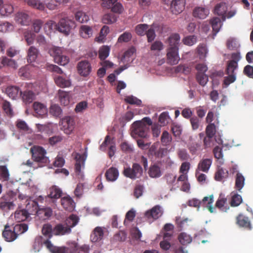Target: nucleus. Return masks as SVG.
Instances as JSON below:
<instances>
[{"instance_id":"23","label":"nucleus","mask_w":253,"mask_h":253,"mask_svg":"<svg viewBox=\"0 0 253 253\" xmlns=\"http://www.w3.org/2000/svg\"><path fill=\"white\" fill-rule=\"evenodd\" d=\"M7 95L12 99H15L22 95V91L16 86H9L6 89Z\"/></svg>"},{"instance_id":"40","label":"nucleus","mask_w":253,"mask_h":253,"mask_svg":"<svg viewBox=\"0 0 253 253\" xmlns=\"http://www.w3.org/2000/svg\"><path fill=\"white\" fill-rule=\"evenodd\" d=\"M148 173L152 178L159 177L162 175L160 167L157 165H152L150 167Z\"/></svg>"},{"instance_id":"54","label":"nucleus","mask_w":253,"mask_h":253,"mask_svg":"<svg viewBox=\"0 0 253 253\" xmlns=\"http://www.w3.org/2000/svg\"><path fill=\"white\" fill-rule=\"evenodd\" d=\"M125 101L129 104L136 105L139 106H140L142 104V101L141 100L132 95L126 96L125 98Z\"/></svg>"},{"instance_id":"63","label":"nucleus","mask_w":253,"mask_h":253,"mask_svg":"<svg viewBox=\"0 0 253 253\" xmlns=\"http://www.w3.org/2000/svg\"><path fill=\"white\" fill-rule=\"evenodd\" d=\"M61 108L56 105H51L50 107V113L55 117H59L61 114Z\"/></svg>"},{"instance_id":"14","label":"nucleus","mask_w":253,"mask_h":253,"mask_svg":"<svg viewBox=\"0 0 253 253\" xmlns=\"http://www.w3.org/2000/svg\"><path fill=\"white\" fill-rule=\"evenodd\" d=\"M163 213L161 207L157 205L151 210L146 211L145 213V217L148 220H156L161 217Z\"/></svg>"},{"instance_id":"24","label":"nucleus","mask_w":253,"mask_h":253,"mask_svg":"<svg viewBox=\"0 0 253 253\" xmlns=\"http://www.w3.org/2000/svg\"><path fill=\"white\" fill-rule=\"evenodd\" d=\"M180 37L178 34L174 33L171 35L168 39L169 47L168 48L178 49V45Z\"/></svg>"},{"instance_id":"62","label":"nucleus","mask_w":253,"mask_h":253,"mask_svg":"<svg viewBox=\"0 0 253 253\" xmlns=\"http://www.w3.org/2000/svg\"><path fill=\"white\" fill-rule=\"evenodd\" d=\"M182 42L185 45L191 46L197 42V37L195 36H189L184 38Z\"/></svg>"},{"instance_id":"42","label":"nucleus","mask_w":253,"mask_h":253,"mask_svg":"<svg viewBox=\"0 0 253 253\" xmlns=\"http://www.w3.org/2000/svg\"><path fill=\"white\" fill-rule=\"evenodd\" d=\"M80 34L83 38H88L92 35V30L88 26L82 25L80 29Z\"/></svg>"},{"instance_id":"33","label":"nucleus","mask_w":253,"mask_h":253,"mask_svg":"<svg viewBox=\"0 0 253 253\" xmlns=\"http://www.w3.org/2000/svg\"><path fill=\"white\" fill-rule=\"evenodd\" d=\"M29 215L25 209L17 210L15 212L14 217L17 222H20L27 219Z\"/></svg>"},{"instance_id":"36","label":"nucleus","mask_w":253,"mask_h":253,"mask_svg":"<svg viewBox=\"0 0 253 253\" xmlns=\"http://www.w3.org/2000/svg\"><path fill=\"white\" fill-rule=\"evenodd\" d=\"M22 100L26 104L31 103L35 99V94L31 90H26L22 92Z\"/></svg>"},{"instance_id":"26","label":"nucleus","mask_w":253,"mask_h":253,"mask_svg":"<svg viewBox=\"0 0 253 253\" xmlns=\"http://www.w3.org/2000/svg\"><path fill=\"white\" fill-rule=\"evenodd\" d=\"M10 226L8 224L5 225L4 230L2 232V236L5 238V240L7 242H11L14 241L16 238L17 236L14 231L9 229Z\"/></svg>"},{"instance_id":"49","label":"nucleus","mask_w":253,"mask_h":253,"mask_svg":"<svg viewBox=\"0 0 253 253\" xmlns=\"http://www.w3.org/2000/svg\"><path fill=\"white\" fill-rule=\"evenodd\" d=\"M117 20V17L113 13H107L102 17V22L106 24H110L115 22Z\"/></svg>"},{"instance_id":"55","label":"nucleus","mask_w":253,"mask_h":253,"mask_svg":"<svg viewBox=\"0 0 253 253\" xmlns=\"http://www.w3.org/2000/svg\"><path fill=\"white\" fill-rule=\"evenodd\" d=\"M196 79L199 84L202 86H205L208 82V76L204 73H197Z\"/></svg>"},{"instance_id":"46","label":"nucleus","mask_w":253,"mask_h":253,"mask_svg":"<svg viewBox=\"0 0 253 253\" xmlns=\"http://www.w3.org/2000/svg\"><path fill=\"white\" fill-rule=\"evenodd\" d=\"M17 127L23 132L30 133L32 132L31 129L28 126L26 123L22 120H18L16 123Z\"/></svg>"},{"instance_id":"57","label":"nucleus","mask_w":253,"mask_h":253,"mask_svg":"<svg viewBox=\"0 0 253 253\" xmlns=\"http://www.w3.org/2000/svg\"><path fill=\"white\" fill-rule=\"evenodd\" d=\"M75 18L77 21L81 23L86 22L89 20V17L84 12L79 11L75 15Z\"/></svg>"},{"instance_id":"5","label":"nucleus","mask_w":253,"mask_h":253,"mask_svg":"<svg viewBox=\"0 0 253 253\" xmlns=\"http://www.w3.org/2000/svg\"><path fill=\"white\" fill-rule=\"evenodd\" d=\"M32 159L40 163H46L47 158L45 157L46 150L41 146H34L30 149Z\"/></svg>"},{"instance_id":"28","label":"nucleus","mask_w":253,"mask_h":253,"mask_svg":"<svg viewBox=\"0 0 253 253\" xmlns=\"http://www.w3.org/2000/svg\"><path fill=\"white\" fill-rule=\"evenodd\" d=\"M227 10V6L224 2H220L216 5L214 8V11L219 16H221L222 21L226 20L225 13Z\"/></svg>"},{"instance_id":"38","label":"nucleus","mask_w":253,"mask_h":253,"mask_svg":"<svg viewBox=\"0 0 253 253\" xmlns=\"http://www.w3.org/2000/svg\"><path fill=\"white\" fill-rule=\"evenodd\" d=\"M27 54L28 62L32 63L35 61L37 58L38 55V50L35 47L31 46L29 48Z\"/></svg>"},{"instance_id":"6","label":"nucleus","mask_w":253,"mask_h":253,"mask_svg":"<svg viewBox=\"0 0 253 253\" xmlns=\"http://www.w3.org/2000/svg\"><path fill=\"white\" fill-rule=\"evenodd\" d=\"M49 53L53 56L55 63L62 66L67 64L69 61L68 57L62 54V49L59 47H53L49 50Z\"/></svg>"},{"instance_id":"39","label":"nucleus","mask_w":253,"mask_h":253,"mask_svg":"<svg viewBox=\"0 0 253 253\" xmlns=\"http://www.w3.org/2000/svg\"><path fill=\"white\" fill-rule=\"evenodd\" d=\"M245 177L239 172L236 174L235 178V188L239 192H241L245 185Z\"/></svg>"},{"instance_id":"51","label":"nucleus","mask_w":253,"mask_h":253,"mask_svg":"<svg viewBox=\"0 0 253 253\" xmlns=\"http://www.w3.org/2000/svg\"><path fill=\"white\" fill-rule=\"evenodd\" d=\"M2 107L7 116L11 117L13 116V111L9 102L4 100L2 102Z\"/></svg>"},{"instance_id":"34","label":"nucleus","mask_w":253,"mask_h":253,"mask_svg":"<svg viewBox=\"0 0 253 253\" xmlns=\"http://www.w3.org/2000/svg\"><path fill=\"white\" fill-rule=\"evenodd\" d=\"M54 81L57 86L62 88L69 87L71 84L70 80L59 76L54 77Z\"/></svg>"},{"instance_id":"59","label":"nucleus","mask_w":253,"mask_h":253,"mask_svg":"<svg viewBox=\"0 0 253 253\" xmlns=\"http://www.w3.org/2000/svg\"><path fill=\"white\" fill-rule=\"evenodd\" d=\"M242 202V198L241 195L238 194H234L232 195L230 205L232 207H237Z\"/></svg>"},{"instance_id":"1","label":"nucleus","mask_w":253,"mask_h":253,"mask_svg":"<svg viewBox=\"0 0 253 253\" xmlns=\"http://www.w3.org/2000/svg\"><path fill=\"white\" fill-rule=\"evenodd\" d=\"M152 125V122L149 117H144L141 121L134 122L131 126V135L136 138L137 137L146 138L148 136L149 126Z\"/></svg>"},{"instance_id":"7","label":"nucleus","mask_w":253,"mask_h":253,"mask_svg":"<svg viewBox=\"0 0 253 253\" xmlns=\"http://www.w3.org/2000/svg\"><path fill=\"white\" fill-rule=\"evenodd\" d=\"M42 234L44 237L42 236H37L35 240L33 245V249L35 252H39L43 245L47 248V224H44L42 230Z\"/></svg>"},{"instance_id":"2","label":"nucleus","mask_w":253,"mask_h":253,"mask_svg":"<svg viewBox=\"0 0 253 253\" xmlns=\"http://www.w3.org/2000/svg\"><path fill=\"white\" fill-rule=\"evenodd\" d=\"M75 27L74 22L68 18H61L58 24L52 20L48 21V29L53 32L58 31L65 36L69 35Z\"/></svg>"},{"instance_id":"31","label":"nucleus","mask_w":253,"mask_h":253,"mask_svg":"<svg viewBox=\"0 0 253 253\" xmlns=\"http://www.w3.org/2000/svg\"><path fill=\"white\" fill-rule=\"evenodd\" d=\"M119 176L118 169L114 167L109 168L105 173L106 179L109 181H115Z\"/></svg>"},{"instance_id":"3","label":"nucleus","mask_w":253,"mask_h":253,"mask_svg":"<svg viewBox=\"0 0 253 253\" xmlns=\"http://www.w3.org/2000/svg\"><path fill=\"white\" fill-rule=\"evenodd\" d=\"M68 247H58L54 246L48 241V250L51 253H80L81 247H79L75 241H71L67 243Z\"/></svg>"},{"instance_id":"18","label":"nucleus","mask_w":253,"mask_h":253,"mask_svg":"<svg viewBox=\"0 0 253 253\" xmlns=\"http://www.w3.org/2000/svg\"><path fill=\"white\" fill-rule=\"evenodd\" d=\"M48 198L50 200H48V203L52 201V203H54L56 200L60 198L62 196V190L57 186H52L48 189Z\"/></svg>"},{"instance_id":"35","label":"nucleus","mask_w":253,"mask_h":253,"mask_svg":"<svg viewBox=\"0 0 253 253\" xmlns=\"http://www.w3.org/2000/svg\"><path fill=\"white\" fill-rule=\"evenodd\" d=\"M58 96L60 103L64 106H67L70 102V96L68 92L59 89Z\"/></svg>"},{"instance_id":"8","label":"nucleus","mask_w":253,"mask_h":253,"mask_svg":"<svg viewBox=\"0 0 253 253\" xmlns=\"http://www.w3.org/2000/svg\"><path fill=\"white\" fill-rule=\"evenodd\" d=\"M71 232V229L70 227L66 226L65 224H58L55 226L53 229H52L51 225L48 224V238H50L51 234L54 235L62 236L69 234Z\"/></svg>"},{"instance_id":"60","label":"nucleus","mask_w":253,"mask_h":253,"mask_svg":"<svg viewBox=\"0 0 253 253\" xmlns=\"http://www.w3.org/2000/svg\"><path fill=\"white\" fill-rule=\"evenodd\" d=\"M216 133V126L213 123L209 124L206 128V135L213 137Z\"/></svg>"},{"instance_id":"64","label":"nucleus","mask_w":253,"mask_h":253,"mask_svg":"<svg viewBox=\"0 0 253 253\" xmlns=\"http://www.w3.org/2000/svg\"><path fill=\"white\" fill-rule=\"evenodd\" d=\"M111 11L114 13L121 14L124 10V7L122 4L118 2L117 1L113 4V5L111 7Z\"/></svg>"},{"instance_id":"53","label":"nucleus","mask_w":253,"mask_h":253,"mask_svg":"<svg viewBox=\"0 0 253 253\" xmlns=\"http://www.w3.org/2000/svg\"><path fill=\"white\" fill-rule=\"evenodd\" d=\"M226 44L227 48L230 50H236L239 46L235 39L233 38L227 39Z\"/></svg>"},{"instance_id":"37","label":"nucleus","mask_w":253,"mask_h":253,"mask_svg":"<svg viewBox=\"0 0 253 253\" xmlns=\"http://www.w3.org/2000/svg\"><path fill=\"white\" fill-rule=\"evenodd\" d=\"M228 171L223 168H219L215 173L214 178L217 181H221L228 177Z\"/></svg>"},{"instance_id":"9","label":"nucleus","mask_w":253,"mask_h":253,"mask_svg":"<svg viewBox=\"0 0 253 253\" xmlns=\"http://www.w3.org/2000/svg\"><path fill=\"white\" fill-rule=\"evenodd\" d=\"M142 172L141 167L137 163L133 164L132 168H126L124 170V174L126 176L133 179L140 177Z\"/></svg>"},{"instance_id":"43","label":"nucleus","mask_w":253,"mask_h":253,"mask_svg":"<svg viewBox=\"0 0 253 253\" xmlns=\"http://www.w3.org/2000/svg\"><path fill=\"white\" fill-rule=\"evenodd\" d=\"M25 1L29 6L40 10H43L45 8L44 4L39 0H25Z\"/></svg>"},{"instance_id":"32","label":"nucleus","mask_w":253,"mask_h":253,"mask_svg":"<svg viewBox=\"0 0 253 253\" xmlns=\"http://www.w3.org/2000/svg\"><path fill=\"white\" fill-rule=\"evenodd\" d=\"M15 20L22 25H27L30 22L29 15L24 12H18L15 16Z\"/></svg>"},{"instance_id":"29","label":"nucleus","mask_w":253,"mask_h":253,"mask_svg":"<svg viewBox=\"0 0 253 253\" xmlns=\"http://www.w3.org/2000/svg\"><path fill=\"white\" fill-rule=\"evenodd\" d=\"M212 164L211 159H204L200 161L198 164L197 169L203 172H207Z\"/></svg>"},{"instance_id":"45","label":"nucleus","mask_w":253,"mask_h":253,"mask_svg":"<svg viewBox=\"0 0 253 253\" xmlns=\"http://www.w3.org/2000/svg\"><path fill=\"white\" fill-rule=\"evenodd\" d=\"M13 7L12 5L5 4L0 8V14L1 16H7L13 12Z\"/></svg>"},{"instance_id":"16","label":"nucleus","mask_w":253,"mask_h":253,"mask_svg":"<svg viewBox=\"0 0 253 253\" xmlns=\"http://www.w3.org/2000/svg\"><path fill=\"white\" fill-rule=\"evenodd\" d=\"M167 58L168 64L171 65L177 64L180 60L178 49L168 48Z\"/></svg>"},{"instance_id":"44","label":"nucleus","mask_w":253,"mask_h":253,"mask_svg":"<svg viewBox=\"0 0 253 253\" xmlns=\"http://www.w3.org/2000/svg\"><path fill=\"white\" fill-rule=\"evenodd\" d=\"M79 219V217L77 215L72 214L66 219L64 224L71 229L77 224Z\"/></svg>"},{"instance_id":"50","label":"nucleus","mask_w":253,"mask_h":253,"mask_svg":"<svg viewBox=\"0 0 253 253\" xmlns=\"http://www.w3.org/2000/svg\"><path fill=\"white\" fill-rule=\"evenodd\" d=\"M148 29V25L146 24H138L135 28L136 33L141 36L145 35Z\"/></svg>"},{"instance_id":"41","label":"nucleus","mask_w":253,"mask_h":253,"mask_svg":"<svg viewBox=\"0 0 253 253\" xmlns=\"http://www.w3.org/2000/svg\"><path fill=\"white\" fill-rule=\"evenodd\" d=\"M213 202V195H211L210 197H205L202 201H201L202 206H206L210 212L212 213L214 211V208L211 206V204Z\"/></svg>"},{"instance_id":"47","label":"nucleus","mask_w":253,"mask_h":253,"mask_svg":"<svg viewBox=\"0 0 253 253\" xmlns=\"http://www.w3.org/2000/svg\"><path fill=\"white\" fill-rule=\"evenodd\" d=\"M179 242L183 245H186L192 242V237L187 234L182 232L181 233L178 237Z\"/></svg>"},{"instance_id":"56","label":"nucleus","mask_w":253,"mask_h":253,"mask_svg":"<svg viewBox=\"0 0 253 253\" xmlns=\"http://www.w3.org/2000/svg\"><path fill=\"white\" fill-rule=\"evenodd\" d=\"M110 48L108 46H103L99 50V57L101 60H104L109 55Z\"/></svg>"},{"instance_id":"11","label":"nucleus","mask_w":253,"mask_h":253,"mask_svg":"<svg viewBox=\"0 0 253 253\" xmlns=\"http://www.w3.org/2000/svg\"><path fill=\"white\" fill-rule=\"evenodd\" d=\"M75 122L73 118L67 116L62 119L60 122L61 129L66 134H70L74 129Z\"/></svg>"},{"instance_id":"15","label":"nucleus","mask_w":253,"mask_h":253,"mask_svg":"<svg viewBox=\"0 0 253 253\" xmlns=\"http://www.w3.org/2000/svg\"><path fill=\"white\" fill-rule=\"evenodd\" d=\"M77 68L79 74L84 77L89 75L92 69L90 63L86 60L81 61L79 62Z\"/></svg>"},{"instance_id":"30","label":"nucleus","mask_w":253,"mask_h":253,"mask_svg":"<svg viewBox=\"0 0 253 253\" xmlns=\"http://www.w3.org/2000/svg\"><path fill=\"white\" fill-rule=\"evenodd\" d=\"M210 23L212 28L213 35L215 36L216 34L219 31L222 25L221 19L217 17H213L210 20Z\"/></svg>"},{"instance_id":"48","label":"nucleus","mask_w":253,"mask_h":253,"mask_svg":"<svg viewBox=\"0 0 253 253\" xmlns=\"http://www.w3.org/2000/svg\"><path fill=\"white\" fill-rule=\"evenodd\" d=\"M28 228V226L25 223L17 224L13 227V231L17 236L18 235L21 234L26 232Z\"/></svg>"},{"instance_id":"61","label":"nucleus","mask_w":253,"mask_h":253,"mask_svg":"<svg viewBox=\"0 0 253 253\" xmlns=\"http://www.w3.org/2000/svg\"><path fill=\"white\" fill-rule=\"evenodd\" d=\"M132 35L130 33L126 32L121 35L118 39V42L122 43L123 42H127L131 40Z\"/></svg>"},{"instance_id":"20","label":"nucleus","mask_w":253,"mask_h":253,"mask_svg":"<svg viewBox=\"0 0 253 253\" xmlns=\"http://www.w3.org/2000/svg\"><path fill=\"white\" fill-rule=\"evenodd\" d=\"M236 223L240 227L245 228L248 230L252 229V225L249 217L242 214H240L236 217Z\"/></svg>"},{"instance_id":"17","label":"nucleus","mask_w":253,"mask_h":253,"mask_svg":"<svg viewBox=\"0 0 253 253\" xmlns=\"http://www.w3.org/2000/svg\"><path fill=\"white\" fill-rule=\"evenodd\" d=\"M185 0H172L170 4V10L174 14L181 13L184 9Z\"/></svg>"},{"instance_id":"21","label":"nucleus","mask_w":253,"mask_h":253,"mask_svg":"<svg viewBox=\"0 0 253 253\" xmlns=\"http://www.w3.org/2000/svg\"><path fill=\"white\" fill-rule=\"evenodd\" d=\"M33 108L37 117L42 118L46 116L47 110L44 104L38 102H35L33 104Z\"/></svg>"},{"instance_id":"13","label":"nucleus","mask_w":253,"mask_h":253,"mask_svg":"<svg viewBox=\"0 0 253 253\" xmlns=\"http://www.w3.org/2000/svg\"><path fill=\"white\" fill-rule=\"evenodd\" d=\"M210 14V9L205 6L195 7L192 12L194 17L198 19H205Z\"/></svg>"},{"instance_id":"22","label":"nucleus","mask_w":253,"mask_h":253,"mask_svg":"<svg viewBox=\"0 0 253 253\" xmlns=\"http://www.w3.org/2000/svg\"><path fill=\"white\" fill-rule=\"evenodd\" d=\"M61 205L64 209L69 211H73L75 207V203L69 196H65L61 199Z\"/></svg>"},{"instance_id":"19","label":"nucleus","mask_w":253,"mask_h":253,"mask_svg":"<svg viewBox=\"0 0 253 253\" xmlns=\"http://www.w3.org/2000/svg\"><path fill=\"white\" fill-rule=\"evenodd\" d=\"M40 220H44L47 218V208L46 199L44 200L43 204L39 205L38 209L36 211L35 214Z\"/></svg>"},{"instance_id":"52","label":"nucleus","mask_w":253,"mask_h":253,"mask_svg":"<svg viewBox=\"0 0 253 253\" xmlns=\"http://www.w3.org/2000/svg\"><path fill=\"white\" fill-rule=\"evenodd\" d=\"M161 140L163 145L168 146L170 144L172 138L167 131H164L162 134Z\"/></svg>"},{"instance_id":"58","label":"nucleus","mask_w":253,"mask_h":253,"mask_svg":"<svg viewBox=\"0 0 253 253\" xmlns=\"http://www.w3.org/2000/svg\"><path fill=\"white\" fill-rule=\"evenodd\" d=\"M169 120L170 118L168 112H164L159 116V122L161 124V126H165L168 124Z\"/></svg>"},{"instance_id":"4","label":"nucleus","mask_w":253,"mask_h":253,"mask_svg":"<svg viewBox=\"0 0 253 253\" xmlns=\"http://www.w3.org/2000/svg\"><path fill=\"white\" fill-rule=\"evenodd\" d=\"M238 66V63L235 62H227L225 73L228 75V76L225 77L224 80V83L226 85H229L236 80V76L235 71L237 69Z\"/></svg>"},{"instance_id":"25","label":"nucleus","mask_w":253,"mask_h":253,"mask_svg":"<svg viewBox=\"0 0 253 253\" xmlns=\"http://www.w3.org/2000/svg\"><path fill=\"white\" fill-rule=\"evenodd\" d=\"M4 66L16 69L18 68V64L15 60L3 56L1 59H0V68Z\"/></svg>"},{"instance_id":"10","label":"nucleus","mask_w":253,"mask_h":253,"mask_svg":"<svg viewBox=\"0 0 253 253\" xmlns=\"http://www.w3.org/2000/svg\"><path fill=\"white\" fill-rule=\"evenodd\" d=\"M44 199L43 197L40 196L37 201L30 200L26 204L25 210L27 211L29 214H35L36 211L38 209L39 205L43 204Z\"/></svg>"},{"instance_id":"27","label":"nucleus","mask_w":253,"mask_h":253,"mask_svg":"<svg viewBox=\"0 0 253 253\" xmlns=\"http://www.w3.org/2000/svg\"><path fill=\"white\" fill-rule=\"evenodd\" d=\"M103 235V229L100 227H97L90 235V240L92 242H98L102 239Z\"/></svg>"},{"instance_id":"12","label":"nucleus","mask_w":253,"mask_h":253,"mask_svg":"<svg viewBox=\"0 0 253 253\" xmlns=\"http://www.w3.org/2000/svg\"><path fill=\"white\" fill-rule=\"evenodd\" d=\"M75 172L79 178H83L84 174L82 171V169L84 167L85 159L82 155L77 153L75 156Z\"/></svg>"}]
</instances>
